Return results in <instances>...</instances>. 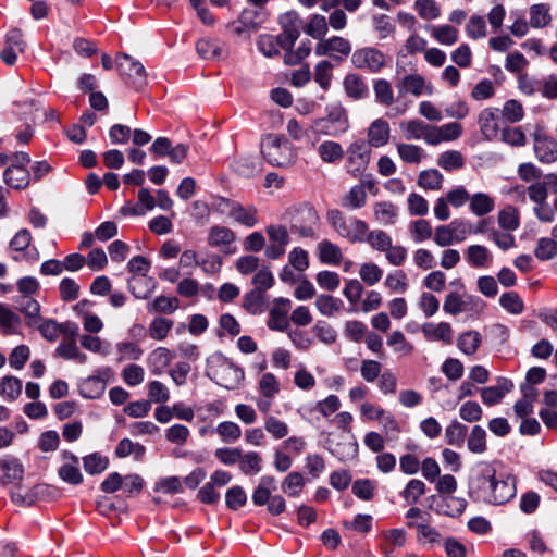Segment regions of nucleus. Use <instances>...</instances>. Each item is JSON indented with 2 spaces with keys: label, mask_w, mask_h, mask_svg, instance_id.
I'll list each match as a JSON object with an SVG mask.
<instances>
[{
  "label": "nucleus",
  "mask_w": 557,
  "mask_h": 557,
  "mask_svg": "<svg viewBox=\"0 0 557 557\" xmlns=\"http://www.w3.org/2000/svg\"><path fill=\"white\" fill-rule=\"evenodd\" d=\"M517 480L512 475L496 476L491 467H485L470 483L469 494L472 499L490 505H504L516 496Z\"/></svg>",
  "instance_id": "obj_1"
},
{
  "label": "nucleus",
  "mask_w": 557,
  "mask_h": 557,
  "mask_svg": "<svg viewBox=\"0 0 557 557\" xmlns=\"http://www.w3.org/2000/svg\"><path fill=\"white\" fill-rule=\"evenodd\" d=\"M261 152L268 162L275 166H289L297 159V153L289 141L276 134H268L262 138Z\"/></svg>",
  "instance_id": "obj_2"
},
{
  "label": "nucleus",
  "mask_w": 557,
  "mask_h": 557,
  "mask_svg": "<svg viewBox=\"0 0 557 557\" xmlns=\"http://www.w3.org/2000/svg\"><path fill=\"white\" fill-rule=\"evenodd\" d=\"M371 153L372 149L363 138L351 141L346 150V172L356 178L361 176L370 163Z\"/></svg>",
  "instance_id": "obj_3"
},
{
  "label": "nucleus",
  "mask_w": 557,
  "mask_h": 557,
  "mask_svg": "<svg viewBox=\"0 0 557 557\" xmlns=\"http://www.w3.org/2000/svg\"><path fill=\"white\" fill-rule=\"evenodd\" d=\"M215 382L226 389H234L244 380L245 373L242 368L226 358L219 357L210 368Z\"/></svg>",
  "instance_id": "obj_4"
},
{
  "label": "nucleus",
  "mask_w": 557,
  "mask_h": 557,
  "mask_svg": "<svg viewBox=\"0 0 557 557\" xmlns=\"http://www.w3.org/2000/svg\"><path fill=\"white\" fill-rule=\"evenodd\" d=\"M290 230L301 237H314V230L319 221L318 213L309 207L294 208L287 212Z\"/></svg>",
  "instance_id": "obj_5"
},
{
  "label": "nucleus",
  "mask_w": 557,
  "mask_h": 557,
  "mask_svg": "<svg viewBox=\"0 0 557 557\" xmlns=\"http://www.w3.org/2000/svg\"><path fill=\"white\" fill-rule=\"evenodd\" d=\"M350 61L358 70L377 73L384 67L386 57L374 47H363L352 52Z\"/></svg>",
  "instance_id": "obj_6"
},
{
  "label": "nucleus",
  "mask_w": 557,
  "mask_h": 557,
  "mask_svg": "<svg viewBox=\"0 0 557 557\" xmlns=\"http://www.w3.org/2000/svg\"><path fill=\"white\" fill-rule=\"evenodd\" d=\"M534 151L542 163H553L557 160V141L547 135L544 126L536 125L532 133Z\"/></svg>",
  "instance_id": "obj_7"
},
{
  "label": "nucleus",
  "mask_w": 557,
  "mask_h": 557,
  "mask_svg": "<svg viewBox=\"0 0 557 557\" xmlns=\"http://www.w3.org/2000/svg\"><path fill=\"white\" fill-rule=\"evenodd\" d=\"M116 64L120 74L126 83L134 88H139L146 83V71L144 65L128 54L122 53L116 57Z\"/></svg>",
  "instance_id": "obj_8"
},
{
  "label": "nucleus",
  "mask_w": 557,
  "mask_h": 557,
  "mask_svg": "<svg viewBox=\"0 0 557 557\" xmlns=\"http://www.w3.org/2000/svg\"><path fill=\"white\" fill-rule=\"evenodd\" d=\"M351 49L349 40L339 36H333L320 40L315 46L314 53L319 57L326 55L337 62H342L350 54Z\"/></svg>",
  "instance_id": "obj_9"
},
{
  "label": "nucleus",
  "mask_w": 557,
  "mask_h": 557,
  "mask_svg": "<svg viewBox=\"0 0 557 557\" xmlns=\"http://www.w3.org/2000/svg\"><path fill=\"white\" fill-rule=\"evenodd\" d=\"M484 302L474 295H460L457 292L449 293L444 300L443 310L457 315L468 310H482Z\"/></svg>",
  "instance_id": "obj_10"
},
{
  "label": "nucleus",
  "mask_w": 557,
  "mask_h": 557,
  "mask_svg": "<svg viewBox=\"0 0 557 557\" xmlns=\"http://www.w3.org/2000/svg\"><path fill=\"white\" fill-rule=\"evenodd\" d=\"M25 48L26 42L23 39L22 30L18 28H12L5 35L0 58L7 65H13L16 62L17 54L23 53Z\"/></svg>",
  "instance_id": "obj_11"
},
{
  "label": "nucleus",
  "mask_w": 557,
  "mask_h": 557,
  "mask_svg": "<svg viewBox=\"0 0 557 557\" xmlns=\"http://www.w3.org/2000/svg\"><path fill=\"white\" fill-rule=\"evenodd\" d=\"M396 88L399 96L411 94L414 97H419L422 94H433L432 86L428 85L425 79L419 74H409L404 76L396 83Z\"/></svg>",
  "instance_id": "obj_12"
},
{
  "label": "nucleus",
  "mask_w": 557,
  "mask_h": 557,
  "mask_svg": "<svg viewBox=\"0 0 557 557\" xmlns=\"http://www.w3.org/2000/svg\"><path fill=\"white\" fill-rule=\"evenodd\" d=\"M399 127L407 140L423 139L426 144L432 145L433 125L428 124L422 120L413 119L403 121Z\"/></svg>",
  "instance_id": "obj_13"
},
{
  "label": "nucleus",
  "mask_w": 557,
  "mask_h": 557,
  "mask_svg": "<svg viewBox=\"0 0 557 557\" xmlns=\"http://www.w3.org/2000/svg\"><path fill=\"white\" fill-rule=\"evenodd\" d=\"M290 309V300L278 298L275 305L270 309L268 326L273 331H285L289 325L288 312Z\"/></svg>",
  "instance_id": "obj_14"
},
{
  "label": "nucleus",
  "mask_w": 557,
  "mask_h": 557,
  "mask_svg": "<svg viewBox=\"0 0 557 557\" xmlns=\"http://www.w3.org/2000/svg\"><path fill=\"white\" fill-rule=\"evenodd\" d=\"M391 137V126L389 123L382 119H375L369 125L367 129V139L366 143L370 145V148H381L388 144Z\"/></svg>",
  "instance_id": "obj_15"
},
{
  "label": "nucleus",
  "mask_w": 557,
  "mask_h": 557,
  "mask_svg": "<svg viewBox=\"0 0 557 557\" xmlns=\"http://www.w3.org/2000/svg\"><path fill=\"white\" fill-rule=\"evenodd\" d=\"M235 240L236 235L234 231L223 225H214L208 232V245L223 252H231L228 248Z\"/></svg>",
  "instance_id": "obj_16"
},
{
  "label": "nucleus",
  "mask_w": 557,
  "mask_h": 557,
  "mask_svg": "<svg viewBox=\"0 0 557 557\" xmlns=\"http://www.w3.org/2000/svg\"><path fill=\"white\" fill-rule=\"evenodd\" d=\"M62 459L64 463L58 471L61 480L72 485H79L83 482V474L78 467V458L70 451H63Z\"/></svg>",
  "instance_id": "obj_17"
},
{
  "label": "nucleus",
  "mask_w": 557,
  "mask_h": 557,
  "mask_svg": "<svg viewBox=\"0 0 557 557\" xmlns=\"http://www.w3.org/2000/svg\"><path fill=\"white\" fill-rule=\"evenodd\" d=\"M478 123L480 126V131L485 139H495L499 132L498 109H483L479 114Z\"/></svg>",
  "instance_id": "obj_18"
},
{
  "label": "nucleus",
  "mask_w": 557,
  "mask_h": 557,
  "mask_svg": "<svg viewBox=\"0 0 557 557\" xmlns=\"http://www.w3.org/2000/svg\"><path fill=\"white\" fill-rule=\"evenodd\" d=\"M0 468L3 472L1 483L14 484L22 481L24 475L23 465L12 456H5L0 460Z\"/></svg>",
  "instance_id": "obj_19"
},
{
  "label": "nucleus",
  "mask_w": 557,
  "mask_h": 557,
  "mask_svg": "<svg viewBox=\"0 0 557 557\" xmlns=\"http://www.w3.org/2000/svg\"><path fill=\"white\" fill-rule=\"evenodd\" d=\"M513 387L510 380L499 379L497 385L488 386L481 389L482 401L487 406H493L502 401L507 393Z\"/></svg>",
  "instance_id": "obj_20"
},
{
  "label": "nucleus",
  "mask_w": 557,
  "mask_h": 557,
  "mask_svg": "<svg viewBox=\"0 0 557 557\" xmlns=\"http://www.w3.org/2000/svg\"><path fill=\"white\" fill-rule=\"evenodd\" d=\"M15 308L27 319L29 326L37 325L40 317V305L32 296L20 295L14 299Z\"/></svg>",
  "instance_id": "obj_21"
},
{
  "label": "nucleus",
  "mask_w": 557,
  "mask_h": 557,
  "mask_svg": "<svg viewBox=\"0 0 557 557\" xmlns=\"http://www.w3.org/2000/svg\"><path fill=\"white\" fill-rule=\"evenodd\" d=\"M422 333L429 341H438L444 344L453 342V329L447 322L425 323L422 325Z\"/></svg>",
  "instance_id": "obj_22"
},
{
  "label": "nucleus",
  "mask_w": 557,
  "mask_h": 557,
  "mask_svg": "<svg viewBox=\"0 0 557 557\" xmlns=\"http://www.w3.org/2000/svg\"><path fill=\"white\" fill-rule=\"evenodd\" d=\"M174 357V354L170 349L165 347H158L149 354L147 363L150 371L153 374L159 375L170 366Z\"/></svg>",
  "instance_id": "obj_23"
},
{
  "label": "nucleus",
  "mask_w": 557,
  "mask_h": 557,
  "mask_svg": "<svg viewBox=\"0 0 557 557\" xmlns=\"http://www.w3.org/2000/svg\"><path fill=\"white\" fill-rule=\"evenodd\" d=\"M462 134V126L457 122H450L441 126L433 125L432 146H436L443 141H453Z\"/></svg>",
  "instance_id": "obj_24"
},
{
  "label": "nucleus",
  "mask_w": 557,
  "mask_h": 557,
  "mask_svg": "<svg viewBox=\"0 0 557 557\" xmlns=\"http://www.w3.org/2000/svg\"><path fill=\"white\" fill-rule=\"evenodd\" d=\"M343 86L346 95L354 100L366 98L369 91L364 79L355 73L347 74L344 77Z\"/></svg>",
  "instance_id": "obj_25"
},
{
  "label": "nucleus",
  "mask_w": 557,
  "mask_h": 557,
  "mask_svg": "<svg viewBox=\"0 0 557 557\" xmlns=\"http://www.w3.org/2000/svg\"><path fill=\"white\" fill-rule=\"evenodd\" d=\"M495 209V199L486 193H475L470 195L469 210L475 216H484Z\"/></svg>",
  "instance_id": "obj_26"
},
{
  "label": "nucleus",
  "mask_w": 557,
  "mask_h": 557,
  "mask_svg": "<svg viewBox=\"0 0 557 557\" xmlns=\"http://www.w3.org/2000/svg\"><path fill=\"white\" fill-rule=\"evenodd\" d=\"M373 218L381 225H393L398 218V208L391 201H379L373 205Z\"/></svg>",
  "instance_id": "obj_27"
},
{
  "label": "nucleus",
  "mask_w": 557,
  "mask_h": 557,
  "mask_svg": "<svg viewBox=\"0 0 557 557\" xmlns=\"http://www.w3.org/2000/svg\"><path fill=\"white\" fill-rule=\"evenodd\" d=\"M4 182L15 189H24L30 183V174L26 168L10 165L3 173Z\"/></svg>",
  "instance_id": "obj_28"
},
{
  "label": "nucleus",
  "mask_w": 557,
  "mask_h": 557,
  "mask_svg": "<svg viewBox=\"0 0 557 557\" xmlns=\"http://www.w3.org/2000/svg\"><path fill=\"white\" fill-rule=\"evenodd\" d=\"M318 154L323 162L334 164L344 158L345 150L339 143L325 140L319 145Z\"/></svg>",
  "instance_id": "obj_29"
},
{
  "label": "nucleus",
  "mask_w": 557,
  "mask_h": 557,
  "mask_svg": "<svg viewBox=\"0 0 557 557\" xmlns=\"http://www.w3.org/2000/svg\"><path fill=\"white\" fill-rule=\"evenodd\" d=\"M106 389V382L98 375L89 376L83 380L78 385V392L84 398H99Z\"/></svg>",
  "instance_id": "obj_30"
},
{
  "label": "nucleus",
  "mask_w": 557,
  "mask_h": 557,
  "mask_svg": "<svg viewBox=\"0 0 557 557\" xmlns=\"http://www.w3.org/2000/svg\"><path fill=\"white\" fill-rule=\"evenodd\" d=\"M530 26L544 28L552 23L550 5L548 3L532 4L529 9Z\"/></svg>",
  "instance_id": "obj_31"
},
{
  "label": "nucleus",
  "mask_w": 557,
  "mask_h": 557,
  "mask_svg": "<svg viewBox=\"0 0 557 557\" xmlns=\"http://www.w3.org/2000/svg\"><path fill=\"white\" fill-rule=\"evenodd\" d=\"M317 250L319 259L322 263L337 265L343 260L341 248L329 239H323L318 244Z\"/></svg>",
  "instance_id": "obj_32"
},
{
  "label": "nucleus",
  "mask_w": 557,
  "mask_h": 557,
  "mask_svg": "<svg viewBox=\"0 0 557 557\" xmlns=\"http://www.w3.org/2000/svg\"><path fill=\"white\" fill-rule=\"evenodd\" d=\"M55 355L65 360H74L81 364L87 362L86 354L79 350L74 338L62 341L55 348Z\"/></svg>",
  "instance_id": "obj_33"
},
{
  "label": "nucleus",
  "mask_w": 557,
  "mask_h": 557,
  "mask_svg": "<svg viewBox=\"0 0 557 557\" xmlns=\"http://www.w3.org/2000/svg\"><path fill=\"white\" fill-rule=\"evenodd\" d=\"M154 281L147 275L133 276L128 280V288L137 299H147L153 292Z\"/></svg>",
  "instance_id": "obj_34"
},
{
  "label": "nucleus",
  "mask_w": 557,
  "mask_h": 557,
  "mask_svg": "<svg viewBox=\"0 0 557 557\" xmlns=\"http://www.w3.org/2000/svg\"><path fill=\"white\" fill-rule=\"evenodd\" d=\"M273 490H275V478L272 475H263L252 493L253 504L257 506L268 504L272 497L271 493Z\"/></svg>",
  "instance_id": "obj_35"
},
{
  "label": "nucleus",
  "mask_w": 557,
  "mask_h": 557,
  "mask_svg": "<svg viewBox=\"0 0 557 557\" xmlns=\"http://www.w3.org/2000/svg\"><path fill=\"white\" fill-rule=\"evenodd\" d=\"M396 149L399 158L406 163L419 164L426 157L425 150L418 145L399 143Z\"/></svg>",
  "instance_id": "obj_36"
},
{
  "label": "nucleus",
  "mask_w": 557,
  "mask_h": 557,
  "mask_svg": "<svg viewBox=\"0 0 557 557\" xmlns=\"http://www.w3.org/2000/svg\"><path fill=\"white\" fill-rule=\"evenodd\" d=\"M363 243H367L372 249L384 252L393 243L391 235L383 230H370L368 227Z\"/></svg>",
  "instance_id": "obj_37"
},
{
  "label": "nucleus",
  "mask_w": 557,
  "mask_h": 557,
  "mask_svg": "<svg viewBox=\"0 0 557 557\" xmlns=\"http://www.w3.org/2000/svg\"><path fill=\"white\" fill-rule=\"evenodd\" d=\"M196 50L202 59H219L223 54V45L218 39L202 38L197 41Z\"/></svg>",
  "instance_id": "obj_38"
},
{
  "label": "nucleus",
  "mask_w": 557,
  "mask_h": 557,
  "mask_svg": "<svg viewBox=\"0 0 557 557\" xmlns=\"http://www.w3.org/2000/svg\"><path fill=\"white\" fill-rule=\"evenodd\" d=\"M257 213L258 210L255 206H243L238 202L231 219H233L234 222L250 228L258 224Z\"/></svg>",
  "instance_id": "obj_39"
},
{
  "label": "nucleus",
  "mask_w": 557,
  "mask_h": 557,
  "mask_svg": "<svg viewBox=\"0 0 557 557\" xmlns=\"http://www.w3.org/2000/svg\"><path fill=\"white\" fill-rule=\"evenodd\" d=\"M466 259L473 268H484L491 262V255L482 245H471L467 248Z\"/></svg>",
  "instance_id": "obj_40"
},
{
  "label": "nucleus",
  "mask_w": 557,
  "mask_h": 557,
  "mask_svg": "<svg viewBox=\"0 0 557 557\" xmlns=\"http://www.w3.org/2000/svg\"><path fill=\"white\" fill-rule=\"evenodd\" d=\"M315 307L318 311L325 317H333L343 309L344 302L331 295H319L315 298Z\"/></svg>",
  "instance_id": "obj_41"
},
{
  "label": "nucleus",
  "mask_w": 557,
  "mask_h": 557,
  "mask_svg": "<svg viewBox=\"0 0 557 557\" xmlns=\"http://www.w3.org/2000/svg\"><path fill=\"white\" fill-rule=\"evenodd\" d=\"M21 318L8 306L0 304V329L4 334L17 333Z\"/></svg>",
  "instance_id": "obj_42"
},
{
  "label": "nucleus",
  "mask_w": 557,
  "mask_h": 557,
  "mask_svg": "<svg viewBox=\"0 0 557 557\" xmlns=\"http://www.w3.org/2000/svg\"><path fill=\"white\" fill-rule=\"evenodd\" d=\"M486 436V431L482 426H473L467 438L468 449L473 454H484L487 450Z\"/></svg>",
  "instance_id": "obj_43"
},
{
  "label": "nucleus",
  "mask_w": 557,
  "mask_h": 557,
  "mask_svg": "<svg viewBox=\"0 0 557 557\" xmlns=\"http://www.w3.org/2000/svg\"><path fill=\"white\" fill-rule=\"evenodd\" d=\"M368 227L369 225L364 221L350 218L345 228L344 238L349 243H363Z\"/></svg>",
  "instance_id": "obj_44"
},
{
  "label": "nucleus",
  "mask_w": 557,
  "mask_h": 557,
  "mask_svg": "<svg viewBox=\"0 0 557 557\" xmlns=\"http://www.w3.org/2000/svg\"><path fill=\"white\" fill-rule=\"evenodd\" d=\"M240 471L246 475L258 474L262 469V458L257 451H249L240 454V460L238 461Z\"/></svg>",
  "instance_id": "obj_45"
},
{
  "label": "nucleus",
  "mask_w": 557,
  "mask_h": 557,
  "mask_svg": "<svg viewBox=\"0 0 557 557\" xmlns=\"http://www.w3.org/2000/svg\"><path fill=\"white\" fill-rule=\"evenodd\" d=\"M482 342V336L478 331H467L457 339L458 348L466 355H474Z\"/></svg>",
  "instance_id": "obj_46"
},
{
  "label": "nucleus",
  "mask_w": 557,
  "mask_h": 557,
  "mask_svg": "<svg viewBox=\"0 0 557 557\" xmlns=\"http://www.w3.org/2000/svg\"><path fill=\"white\" fill-rule=\"evenodd\" d=\"M432 37L440 44L451 46L458 41L459 32L451 25L431 26Z\"/></svg>",
  "instance_id": "obj_47"
},
{
  "label": "nucleus",
  "mask_w": 557,
  "mask_h": 557,
  "mask_svg": "<svg viewBox=\"0 0 557 557\" xmlns=\"http://www.w3.org/2000/svg\"><path fill=\"white\" fill-rule=\"evenodd\" d=\"M444 181L443 174L435 169L423 170L418 175V185L429 190H440Z\"/></svg>",
  "instance_id": "obj_48"
},
{
  "label": "nucleus",
  "mask_w": 557,
  "mask_h": 557,
  "mask_svg": "<svg viewBox=\"0 0 557 557\" xmlns=\"http://www.w3.org/2000/svg\"><path fill=\"white\" fill-rule=\"evenodd\" d=\"M304 32L314 39L322 40L329 32L327 21L321 14H313L310 16Z\"/></svg>",
  "instance_id": "obj_49"
},
{
  "label": "nucleus",
  "mask_w": 557,
  "mask_h": 557,
  "mask_svg": "<svg viewBox=\"0 0 557 557\" xmlns=\"http://www.w3.org/2000/svg\"><path fill=\"white\" fill-rule=\"evenodd\" d=\"M367 202V193L364 185L358 184L352 186L343 197L342 205L349 209H360Z\"/></svg>",
  "instance_id": "obj_50"
},
{
  "label": "nucleus",
  "mask_w": 557,
  "mask_h": 557,
  "mask_svg": "<svg viewBox=\"0 0 557 557\" xmlns=\"http://www.w3.org/2000/svg\"><path fill=\"white\" fill-rule=\"evenodd\" d=\"M386 344L393 348L394 352L400 356H410L414 350L413 345L406 339L404 333L399 330L392 332L387 336Z\"/></svg>",
  "instance_id": "obj_51"
},
{
  "label": "nucleus",
  "mask_w": 557,
  "mask_h": 557,
  "mask_svg": "<svg viewBox=\"0 0 557 557\" xmlns=\"http://www.w3.org/2000/svg\"><path fill=\"white\" fill-rule=\"evenodd\" d=\"M305 483L304 475L300 472L294 471L286 475L282 482L281 488L287 496L296 497L301 493Z\"/></svg>",
  "instance_id": "obj_52"
},
{
  "label": "nucleus",
  "mask_w": 557,
  "mask_h": 557,
  "mask_svg": "<svg viewBox=\"0 0 557 557\" xmlns=\"http://www.w3.org/2000/svg\"><path fill=\"white\" fill-rule=\"evenodd\" d=\"M145 453L146 448L144 445L139 443H134L129 438L121 440L115 448V455L119 458H125L131 455H134L136 460H141Z\"/></svg>",
  "instance_id": "obj_53"
},
{
  "label": "nucleus",
  "mask_w": 557,
  "mask_h": 557,
  "mask_svg": "<svg viewBox=\"0 0 557 557\" xmlns=\"http://www.w3.org/2000/svg\"><path fill=\"white\" fill-rule=\"evenodd\" d=\"M180 301L176 297L159 296L149 302L147 309L150 313L171 314L177 310Z\"/></svg>",
  "instance_id": "obj_54"
},
{
  "label": "nucleus",
  "mask_w": 557,
  "mask_h": 557,
  "mask_svg": "<svg viewBox=\"0 0 557 557\" xmlns=\"http://www.w3.org/2000/svg\"><path fill=\"white\" fill-rule=\"evenodd\" d=\"M314 82L323 89L327 90L333 78V64L327 60H322L314 66Z\"/></svg>",
  "instance_id": "obj_55"
},
{
  "label": "nucleus",
  "mask_w": 557,
  "mask_h": 557,
  "mask_svg": "<svg viewBox=\"0 0 557 557\" xmlns=\"http://www.w3.org/2000/svg\"><path fill=\"white\" fill-rule=\"evenodd\" d=\"M22 381L15 376H4L0 383V394L7 400H15L22 393Z\"/></svg>",
  "instance_id": "obj_56"
},
{
  "label": "nucleus",
  "mask_w": 557,
  "mask_h": 557,
  "mask_svg": "<svg viewBox=\"0 0 557 557\" xmlns=\"http://www.w3.org/2000/svg\"><path fill=\"white\" fill-rule=\"evenodd\" d=\"M373 91L379 103L389 107L394 102V91L388 81L376 79L373 84Z\"/></svg>",
  "instance_id": "obj_57"
},
{
  "label": "nucleus",
  "mask_w": 557,
  "mask_h": 557,
  "mask_svg": "<svg viewBox=\"0 0 557 557\" xmlns=\"http://www.w3.org/2000/svg\"><path fill=\"white\" fill-rule=\"evenodd\" d=\"M426 486L423 481L418 479L410 480L404 491L401 497L410 505L417 504L422 495L425 494Z\"/></svg>",
  "instance_id": "obj_58"
},
{
  "label": "nucleus",
  "mask_w": 557,
  "mask_h": 557,
  "mask_svg": "<svg viewBox=\"0 0 557 557\" xmlns=\"http://www.w3.org/2000/svg\"><path fill=\"white\" fill-rule=\"evenodd\" d=\"M498 224L502 228L510 232L519 227V212L512 206H507L498 212Z\"/></svg>",
  "instance_id": "obj_59"
},
{
  "label": "nucleus",
  "mask_w": 557,
  "mask_h": 557,
  "mask_svg": "<svg viewBox=\"0 0 557 557\" xmlns=\"http://www.w3.org/2000/svg\"><path fill=\"white\" fill-rule=\"evenodd\" d=\"M467 434V426L458 421H453L445 429V441L448 445L460 447Z\"/></svg>",
  "instance_id": "obj_60"
},
{
  "label": "nucleus",
  "mask_w": 557,
  "mask_h": 557,
  "mask_svg": "<svg viewBox=\"0 0 557 557\" xmlns=\"http://www.w3.org/2000/svg\"><path fill=\"white\" fill-rule=\"evenodd\" d=\"M409 231L416 243H422L432 237L433 230L431 223L424 219H419L410 223Z\"/></svg>",
  "instance_id": "obj_61"
},
{
  "label": "nucleus",
  "mask_w": 557,
  "mask_h": 557,
  "mask_svg": "<svg viewBox=\"0 0 557 557\" xmlns=\"http://www.w3.org/2000/svg\"><path fill=\"white\" fill-rule=\"evenodd\" d=\"M437 164L445 171H453L461 169L465 165V160L461 152L449 150L440 154Z\"/></svg>",
  "instance_id": "obj_62"
},
{
  "label": "nucleus",
  "mask_w": 557,
  "mask_h": 557,
  "mask_svg": "<svg viewBox=\"0 0 557 557\" xmlns=\"http://www.w3.org/2000/svg\"><path fill=\"white\" fill-rule=\"evenodd\" d=\"M83 466L87 473L99 474L108 468L109 460L107 457H102L100 454L94 453L83 458Z\"/></svg>",
  "instance_id": "obj_63"
},
{
  "label": "nucleus",
  "mask_w": 557,
  "mask_h": 557,
  "mask_svg": "<svg viewBox=\"0 0 557 557\" xmlns=\"http://www.w3.org/2000/svg\"><path fill=\"white\" fill-rule=\"evenodd\" d=\"M258 388L260 394L264 397H275L281 391L276 376L271 372L262 374L258 383Z\"/></svg>",
  "instance_id": "obj_64"
}]
</instances>
